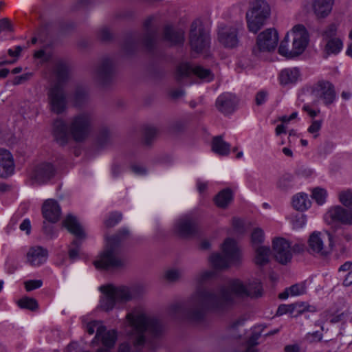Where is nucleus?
Masks as SVG:
<instances>
[{
  "mask_svg": "<svg viewBox=\"0 0 352 352\" xmlns=\"http://www.w3.org/2000/svg\"><path fill=\"white\" fill-rule=\"evenodd\" d=\"M226 292H223L221 296H218L203 288H198L184 303H172L166 311L173 318L199 324L206 320L209 309H219L230 300Z\"/></svg>",
  "mask_w": 352,
  "mask_h": 352,
  "instance_id": "obj_1",
  "label": "nucleus"
},
{
  "mask_svg": "<svg viewBox=\"0 0 352 352\" xmlns=\"http://www.w3.org/2000/svg\"><path fill=\"white\" fill-rule=\"evenodd\" d=\"M164 325L151 316L141 307L132 309L125 316L124 332L136 348L142 347L150 338L161 336Z\"/></svg>",
  "mask_w": 352,
  "mask_h": 352,
  "instance_id": "obj_2",
  "label": "nucleus"
},
{
  "mask_svg": "<svg viewBox=\"0 0 352 352\" xmlns=\"http://www.w3.org/2000/svg\"><path fill=\"white\" fill-rule=\"evenodd\" d=\"M214 276V272L210 270H207L199 274L196 278L198 288H203L211 293L214 294L218 296H221L223 292H226L228 294L230 300L225 302L223 306L219 309H210L211 311H221L225 309L227 307L236 303V298H244L246 297L258 298L262 296L263 287L261 283L258 280H254L245 285L242 281L239 279L232 280L229 283L228 287H222L218 291L210 290L206 288L204 285L209 280H212Z\"/></svg>",
  "mask_w": 352,
  "mask_h": 352,
  "instance_id": "obj_3",
  "label": "nucleus"
},
{
  "mask_svg": "<svg viewBox=\"0 0 352 352\" xmlns=\"http://www.w3.org/2000/svg\"><path fill=\"white\" fill-rule=\"evenodd\" d=\"M100 291L102 293L100 307L102 310L109 311L113 309L116 303H125L141 296L144 294L145 288L140 285L132 287L107 285L100 286Z\"/></svg>",
  "mask_w": 352,
  "mask_h": 352,
  "instance_id": "obj_4",
  "label": "nucleus"
},
{
  "mask_svg": "<svg viewBox=\"0 0 352 352\" xmlns=\"http://www.w3.org/2000/svg\"><path fill=\"white\" fill-rule=\"evenodd\" d=\"M153 16L148 17L143 23L144 33L133 32L128 34L122 44V49L126 54L133 53L140 43L148 52H152L158 38V28L152 25Z\"/></svg>",
  "mask_w": 352,
  "mask_h": 352,
  "instance_id": "obj_5",
  "label": "nucleus"
},
{
  "mask_svg": "<svg viewBox=\"0 0 352 352\" xmlns=\"http://www.w3.org/2000/svg\"><path fill=\"white\" fill-rule=\"evenodd\" d=\"M129 234L126 228L120 230L116 235L107 239V245L98 258L94 261L97 269L109 270L118 268L124 265L123 261L118 256L120 242Z\"/></svg>",
  "mask_w": 352,
  "mask_h": 352,
  "instance_id": "obj_6",
  "label": "nucleus"
},
{
  "mask_svg": "<svg viewBox=\"0 0 352 352\" xmlns=\"http://www.w3.org/2000/svg\"><path fill=\"white\" fill-rule=\"evenodd\" d=\"M222 252L212 254L209 261L216 270H225L241 262V255L234 240L228 238L222 245Z\"/></svg>",
  "mask_w": 352,
  "mask_h": 352,
  "instance_id": "obj_7",
  "label": "nucleus"
},
{
  "mask_svg": "<svg viewBox=\"0 0 352 352\" xmlns=\"http://www.w3.org/2000/svg\"><path fill=\"white\" fill-rule=\"evenodd\" d=\"M271 13L270 6L265 0H255L246 13L248 28L250 32H258L265 25Z\"/></svg>",
  "mask_w": 352,
  "mask_h": 352,
  "instance_id": "obj_8",
  "label": "nucleus"
},
{
  "mask_svg": "<svg viewBox=\"0 0 352 352\" xmlns=\"http://www.w3.org/2000/svg\"><path fill=\"white\" fill-rule=\"evenodd\" d=\"M93 122L94 116L88 111H82L73 116L69 125L73 140L77 142H83L92 129Z\"/></svg>",
  "mask_w": 352,
  "mask_h": 352,
  "instance_id": "obj_9",
  "label": "nucleus"
},
{
  "mask_svg": "<svg viewBox=\"0 0 352 352\" xmlns=\"http://www.w3.org/2000/svg\"><path fill=\"white\" fill-rule=\"evenodd\" d=\"M63 225L67 230L76 236L70 245L69 246V258L72 261H74L79 257V251L81 245V239L85 238V232L79 223L77 217L72 214H68L64 221Z\"/></svg>",
  "mask_w": 352,
  "mask_h": 352,
  "instance_id": "obj_10",
  "label": "nucleus"
},
{
  "mask_svg": "<svg viewBox=\"0 0 352 352\" xmlns=\"http://www.w3.org/2000/svg\"><path fill=\"white\" fill-rule=\"evenodd\" d=\"M210 37L209 31L204 27L199 19L193 21L191 23L189 43L192 51L200 53L209 47Z\"/></svg>",
  "mask_w": 352,
  "mask_h": 352,
  "instance_id": "obj_11",
  "label": "nucleus"
},
{
  "mask_svg": "<svg viewBox=\"0 0 352 352\" xmlns=\"http://www.w3.org/2000/svg\"><path fill=\"white\" fill-rule=\"evenodd\" d=\"M278 41L277 31L274 28H269L261 32L256 38L255 46L252 48V54L260 57L262 52L274 51Z\"/></svg>",
  "mask_w": 352,
  "mask_h": 352,
  "instance_id": "obj_12",
  "label": "nucleus"
},
{
  "mask_svg": "<svg viewBox=\"0 0 352 352\" xmlns=\"http://www.w3.org/2000/svg\"><path fill=\"white\" fill-rule=\"evenodd\" d=\"M50 111L55 114L63 113L67 107V94L63 87L58 84L51 86L47 92Z\"/></svg>",
  "mask_w": 352,
  "mask_h": 352,
  "instance_id": "obj_13",
  "label": "nucleus"
},
{
  "mask_svg": "<svg viewBox=\"0 0 352 352\" xmlns=\"http://www.w3.org/2000/svg\"><path fill=\"white\" fill-rule=\"evenodd\" d=\"M192 75H195L206 81H210L213 79V75L210 69H205L199 65L192 67L188 63H181L177 66L175 79L177 82H182L184 80L190 78Z\"/></svg>",
  "mask_w": 352,
  "mask_h": 352,
  "instance_id": "obj_14",
  "label": "nucleus"
},
{
  "mask_svg": "<svg viewBox=\"0 0 352 352\" xmlns=\"http://www.w3.org/2000/svg\"><path fill=\"white\" fill-rule=\"evenodd\" d=\"M293 36L292 47L290 53H292V58L302 54L307 48L309 38L307 30L303 25H296L292 30L291 33Z\"/></svg>",
  "mask_w": 352,
  "mask_h": 352,
  "instance_id": "obj_15",
  "label": "nucleus"
},
{
  "mask_svg": "<svg viewBox=\"0 0 352 352\" xmlns=\"http://www.w3.org/2000/svg\"><path fill=\"white\" fill-rule=\"evenodd\" d=\"M116 65L111 57H103L98 63L94 70V78L101 85L109 83L115 74Z\"/></svg>",
  "mask_w": 352,
  "mask_h": 352,
  "instance_id": "obj_16",
  "label": "nucleus"
},
{
  "mask_svg": "<svg viewBox=\"0 0 352 352\" xmlns=\"http://www.w3.org/2000/svg\"><path fill=\"white\" fill-rule=\"evenodd\" d=\"M324 220L328 224L340 223L343 225H352V210L341 206L331 207L324 214Z\"/></svg>",
  "mask_w": 352,
  "mask_h": 352,
  "instance_id": "obj_17",
  "label": "nucleus"
},
{
  "mask_svg": "<svg viewBox=\"0 0 352 352\" xmlns=\"http://www.w3.org/2000/svg\"><path fill=\"white\" fill-rule=\"evenodd\" d=\"M312 94L322 100L328 106L332 104L336 98V92L332 83L327 80L318 81L312 87Z\"/></svg>",
  "mask_w": 352,
  "mask_h": 352,
  "instance_id": "obj_18",
  "label": "nucleus"
},
{
  "mask_svg": "<svg viewBox=\"0 0 352 352\" xmlns=\"http://www.w3.org/2000/svg\"><path fill=\"white\" fill-rule=\"evenodd\" d=\"M274 258L282 265L289 263L292 258L291 243L284 238H276L272 241Z\"/></svg>",
  "mask_w": 352,
  "mask_h": 352,
  "instance_id": "obj_19",
  "label": "nucleus"
},
{
  "mask_svg": "<svg viewBox=\"0 0 352 352\" xmlns=\"http://www.w3.org/2000/svg\"><path fill=\"white\" fill-rule=\"evenodd\" d=\"M56 173V167L50 162L38 164L31 175V179L38 185L44 184L50 181Z\"/></svg>",
  "mask_w": 352,
  "mask_h": 352,
  "instance_id": "obj_20",
  "label": "nucleus"
},
{
  "mask_svg": "<svg viewBox=\"0 0 352 352\" xmlns=\"http://www.w3.org/2000/svg\"><path fill=\"white\" fill-rule=\"evenodd\" d=\"M175 230L182 236H193L198 232L197 220L190 215L184 216L175 223Z\"/></svg>",
  "mask_w": 352,
  "mask_h": 352,
  "instance_id": "obj_21",
  "label": "nucleus"
},
{
  "mask_svg": "<svg viewBox=\"0 0 352 352\" xmlns=\"http://www.w3.org/2000/svg\"><path fill=\"white\" fill-rule=\"evenodd\" d=\"M328 239L329 241V247L324 246L323 240L321 237L320 232H314L309 236V251L311 253H316L322 256H326L329 254L333 245L332 236L330 233H327Z\"/></svg>",
  "mask_w": 352,
  "mask_h": 352,
  "instance_id": "obj_22",
  "label": "nucleus"
},
{
  "mask_svg": "<svg viewBox=\"0 0 352 352\" xmlns=\"http://www.w3.org/2000/svg\"><path fill=\"white\" fill-rule=\"evenodd\" d=\"M237 104L238 100L235 95L230 93H223L217 98L215 107L219 112L228 116L236 110Z\"/></svg>",
  "mask_w": 352,
  "mask_h": 352,
  "instance_id": "obj_23",
  "label": "nucleus"
},
{
  "mask_svg": "<svg viewBox=\"0 0 352 352\" xmlns=\"http://www.w3.org/2000/svg\"><path fill=\"white\" fill-rule=\"evenodd\" d=\"M52 135L54 140L60 146H65L70 139L69 126L64 120L56 119L52 124Z\"/></svg>",
  "mask_w": 352,
  "mask_h": 352,
  "instance_id": "obj_24",
  "label": "nucleus"
},
{
  "mask_svg": "<svg viewBox=\"0 0 352 352\" xmlns=\"http://www.w3.org/2000/svg\"><path fill=\"white\" fill-rule=\"evenodd\" d=\"M219 42L226 47L234 48L239 44L238 28L234 26L220 27L218 32Z\"/></svg>",
  "mask_w": 352,
  "mask_h": 352,
  "instance_id": "obj_25",
  "label": "nucleus"
},
{
  "mask_svg": "<svg viewBox=\"0 0 352 352\" xmlns=\"http://www.w3.org/2000/svg\"><path fill=\"white\" fill-rule=\"evenodd\" d=\"M42 214L47 221L52 223H56L60 217V206L56 200L47 199L43 204Z\"/></svg>",
  "mask_w": 352,
  "mask_h": 352,
  "instance_id": "obj_26",
  "label": "nucleus"
},
{
  "mask_svg": "<svg viewBox=\"0 0 352 352\" xmlns=\"http://www.w3.org/2000/svg\"><path fill=\"white\" fill-rule=\"evenodd\" d=\"M14 172V159L10 152L0 148V177L7 178Z\"/></svg>",
  "mask_w": 352,
  "mask_h": 352,
  "instance_id": "obj_27",
  "label": "nucleus"
},
{
  "mask_svg": "<svg viewBox=\"0 0 352 352\" xmlns=\"http://www.w3.org/2000/svg\"><path fill=\"white\" fill-rule=\"evenodd\" d=\"M48 251L41 246H34L27 252V262L33 267L43 265L47 258Z\"/></svg>",
  "mask_w": 352,
  "mask_h": 352,
  "instance_id": "obj_28",
  "label": "nucleus"
},
{
  "mask_svg": "<svg viewBox=\"0 0 352 352\" xmlns=\"http://www.w3.org/2000/svg\"><path fill=\"white\" fill-rule=\"evenodd\" d=\"M163 38L171 45H180L184 41V32L182 30H175L172 26L167 25L164 29Z\"/></svg>",
  "mask_w": 352,
  "mask_h": 352,
  "instance_id": "obj_29",
  "label": "nucleus"
},
{
  "mask_svg": "<svg viewBox=\"0 0 352 352\" xmlns=\"http://www.w3.org/2000/svg\"><path fill=\"white\" fill-rule=\"evenodd\" d=\"M333 0H312V8L318 18H324L331 12Z\"/></svg>",
  "mask_w": 352,
  "mask_h": 352,
  "instance_id": "obj_30",
  "label": "nucleus"
},
{
  "mask_svg": "<svg viewBox=\"0 0 352 352\" xmlns=\"http://www.w3.org/2000/svg\"><path fill=\"white\" fill-rule=\"evenodd\" d=\"M96 338H101L104 346L111 348L116 343L117 333L115 330L107 331L105 327H99L97 330Z\"/></svg>",
  "mask_w": 352,
  "mask_h": 352,
  "instance_id": "obj_31",
  "label": "nucleus"
},
{
  "mask_svg": "<svg viewBox=\"0 0 352 352\" xmlns=\"http://www.w3.org/2000/svg\"><path fill=\"white\" fill-rule=\"evenodd\" d=\"M253 249L254 251V263L259 267L267 265L270 261V256L271 254V250L270 247L261 245Z\"/></svg>",
  "mask_w": 352,
  "mask_h": 352,
  "instance_id": "obj_32",
  "label": "nucleus"
},
{
  "mask_svg": "<svg viewBox=\"0 0 352 352\" xmlns=\"http://www.w3.org/2000/svg\"><path fill=\"white\" fill-rule=\"evenodd\" d=\"M232 190L228 188L223 189L214 197V201L216 206L223 209L226 208L232 202Z\"/></svg>",
  "mask_w": 352,
  "mask_h": 352,
  "instance_id": "obj_33",
  "label": "nucleus"
},
{
  "mask_svg": "<svg viewBox=\"0 0 352 352\" xmlns=\"http://www.w3.org/2000/svg\"><path fill=\"white\" fill-rule=\"evenodd\" d=\"M54 74L56 77L54 84H58L60 87H64V84L69 78L68 66L63 62L57 63L54 68Z\"/></svg>",
  "mask_w": 352,
  "mask_h": 352,
  "instance_id": "obj_34",
  "label": "nucleus"
},
{
  "mask_svg": "<svg viewBox=\"0 0 352 352\" xmlns=\"http://www.w3.org/2000/svg\"><path fill=\"white\" fill-rule=\"evenodd\" d=\"M300 72L298 68H287L281 71L279 79L281 85H288L296 82Z\"/></svg>",
  "mask_w": 352,
  "mask_h": 352,
  "instance_id": "obj_35",
  "label": "nucleus"
},
{
  "mask_svg": "<svg viewBox=\"0 0 352 352\" xmlns=\"http://www.w3.org/2000/svg\"><path fill=\"white\" fill-rule=\"evenodd\" d=\"M230 145L225 142L221 136H216L212 142V150L219 155H227L230 153Z\"/></svg>",
  "mask_w": 352,
  "mask_h": 352,
  "instance_id": "obj_36",
  "label": "nucleus"
},
{
  "mask_svg": "<svg viewBox=\"0 0 352 352\" xmlns=\"http://www.w3.org/2000/svg\"><path fill=\"white\" fill-rule=\"evenodd\" d=\"M245 319L242 318L232 320L226 329L227 336L234 340L241 338V334L239 332V328L243 327Z\"/></svg>",
  "mask_w": 352,
  "mask_h": 352,
  "instance_id": "obj_37",
  "label": "nucleus"
},
{
  "mask_svg": "<svg viewBox=\"0 0 352 352\" xmlns=\"http://www.w3.org/2000/svg\"><path fill=\"white\" fill-rule=\"evenodd\" d=\"M88 97V88L82 85H77L73 94V100L75 106H82L87 102Z\"/></svg>",
  "mask_w": 352,
  "mask_h": 352,
  "instance_id": "obj_38",
  "label": "nucleus"
},
{
  "mask_svg": "<svg viewBox=\"0 0 352 352\" xmlns=\"http://www.w3.org/2000/svg\"><path fill=\"white\" fill-rule=\"evenodd\" d=\"M292 206L296 210L304 211L310 207L311 201L307 194L301 192L293 197Z\"/></svg>",
  "mask_w": 352,
  "mask_h": 352,
  "instance_id": "obj_39",
  "label": "nucleus"
},
{
  "mask_svg": "<svg viewBox=\"0 0 352 352\" xmlns=\"http://www.w3.org/2000/svg\"><path fill=\"white\" fill-rule=\"evenodd\" d=\"M343 46L342 41L338 38L329 39L325 46L327 54H338Z\"/></svg>",
  "mask_w": 352,
  "mask_h": 352,
  "instance_id": "obj_40",
  "label": "nucleus"
},
{
  "mask_svg": "<svg viewBox=\"0 0 352 352\" xmlns=\"http://www.w3.org/2000/svg\"><path fill=\"white\" fill-rule=\"evenodd\" d=\"M264 232L260 228H256L253 230L251 234V244L252 248L262 245L264 242Z\"/></svg>",
  "mask_w": 352,
  "mask_h": 352,
  "instance_id": "obj_41",
  "label": "nucleus"
},
{
  "mask_svg": "<svg viewBox=\"0 0 352 352\" xmlns=\"http://www.w3.org/2000/svg\"><path fill=\"white\" fill-rule=\"evenodd\" d=\"M293 176L289 174L283 175L277 182V188L282 191H287L293 187Z\"/></svg>",
  "mask_w": 352,
  "mask_h": 352,
  "instance_id": "obj_42",
  "label": "nucleus"
},
{
  "mask_svg": "<svg viewBox=\"0 0 352 352\" xmlns=\"http://www.w3.org/2000/svg\"><path fill=\"white\" fill-rule=\"evenodd\" d=\"M338 199L344 206L352 210V189H346L340 192Z\"/></svg>",
  "mask_w": 352,
  "mask_h": 352,
  "instance_id": "obj_43",
  "label": "nucleus"
},
{
  "mask_svg": "<svg viewBox=\"0 0 352 352\" xmlns=\"http://www.w3.org/2000/svg\"><path fill=\"white\" fill-rule=\"evenodd\" d=\"M261 331H254L250 338L245 341L247 348L244 352H258L257 350L254 348V346L258 344V340L261 338Z\"/></svg>",
  "mask_w": 352,
  "mask_h": 352,
  "instance_id": "obj_44",
  "label": "nucleus"
},
{
  "mask_svg": "<svg viewBox=\"0 0 352 352\" xmlns=\"http://www.w3.org/2000/svg\"><path fill=\"white\" fill-rule=\"evenodd\" d=\"M17 303L20 308L31 311H35L38 307L37 301L34 298L29 297L22 298Z\"/></svg>",
  "mask_w": 352,
  "mask_h": 352,
  "instance_id": "obj_45",
  "label": "nucleus"
},
{
  "mask_svg": "<svg viewBox=\"0 0 352 352\" xmlns=\"http://www.w3.org/2000/svg\"><path fill=\"white\" fill-rule=\"evenodd\" d=\"M157 133V129L155 126H145L144 129V144L146 146L151 145Z\"/></svg>",
  "mask_w": 352,
  "mask_h": 352,
  "instance_id": "obj_46",
  "label": "nucleus"
},
{
  "mask_svg": "<svg viewBox=\"0 0 352 352\" xmlns=\"http://www.w3.org/2000/svg\"><path fill=\"white\" fill-rule=\"evenodd\" d=\"M327 195V190L324 188L317 187L312 190V198L318 205H322L325 202Z\"/></svg>",
  "mask_w": 352,
  "mask_h": 352,
  "instance_id": "obj_47",
  "label": "nucleus"
},
{
  "mask_svg": "<svg viewBox=\"0 0 352 352\" xmlns=\"http://www.w3.org/2000/svg\"><path fill=\"white\" fill-rule=\"evenodd\" d=\"M51 222L43 221V233L47 239H53L57 236V232Z\"/></svg>",
  "mask_w": 352,
  "mask_h": 352,
  "instance_id": "obj_48",
  "label": "nucleus"
},
{
  "mask_svg": "<svg viewBox=\"0 0 352 352\" xmlns=\"http://www.w3.org/2000/svg\"><path fill=\"white\" fill-rule=\"evenodd\" d=\"M289 41V33H287L284 39L280 42L278 48V52L282 56H284L289 58H292V53H290L291 50H289L288 47Z\"/></svg>",
  "mask_w": 352,
  "mask_h": 352,
  "instance_id": "obj_49",
  "label": "nucleus"
},
{
  "mask_svg": "<svg viewBox=\"0 0 352 352\" xmlns=\"http://www.w3.org/2000/svg\"><path fill=\"white\" fill-rule=\"evenodd\" d=\"M121 213L115 212L109 214L108 218L104 221V225L107 228H111L117 225L122 219Z\"/></svg>",
  "mask_w": 352,
  "mask_h": 352,
  "instance_id": "obj_50",
  "label": "nucleus"
},
{
  "mask_svg": "<svg viewBox=\"0 0 352 352\" xmlns=\"http://www.w3.org/2000/svg\"><path fill=\"white\" fill-rule=\"evenodd\" d=\"M110 139V132L108 128L102 127L100 131L98 136V144L103 146L106 145Z\"/></svg>",
  "mask_w": 352,
  "mask_h": 352,
  "instance_id": "obj_51",
  "label": "nucleus"
},
{
  "mask_svg": "<svg viewBox=\"0 0 352 352\" xmlns=\"http://www.w3.org/2000/svg\"><path fill=\"white\" fill-rule=\"evenodd\" d=\"M182 276V272L177 269L168 270L165 274V278L169 282H175L178 280Z\"/></svg>",
  "mask_w": 352,
  "mask_h": 352,
  "instance_id": "obj_52",
  "label": "nucleus"
},
{
  "mask_svg": "<svg viewBox=\"0 0 352 352\" xmlns=\"http://www.w3.org/2000/svg\"><path fill=\"white\" fill-rule=\"evenodd\" d=\"M294 312L292 303L289 305L281 304L278 306L276 315L280 316L285 314H293Z\"/></svg>",
  "mask_w": 352,
  "mask_h": 352,
  "instance_id": "obj_53",
  "label": "nucleus"
},
{
  "mask_svg": "<svg viewBox=\"0 0 352 352\" xmlns=\"http://www.w3.org/2000/svg\"><path fill=\"white\" fill-rule=\"evenodd\" d=\"M99 38L102 41L108 42L113 39V35L109 28L104 27L100 30Z\"/></svg>",
  "mask_w": 352,
  "mask_h": 352,
  "instance_id": "obj_54",
  "label": "nucleus"
},
{
  "mask_svg": "<svg viewBox=\"0 0 352 352\" xmlns=\"http://www.w3.org/2000/svg\"><path fill=\"white\" fill-rule=\"evenodd\" d=\"M305 286L303 284H295L288 287L292 296H298L305 292Z\"/></svg>",
  "mask_w": 352,
  "mask_h": 352,
  "instance_id": "obj_55",
  "label": "nucleus"
},
{
  "mask_svg": "<svg viewBox=\"0 0 352 352\" xmlns=\"http://www.w3.org/2000/svg\"><path fill=\"white\" fill-rule=\"evenodd\" d=\"M322 124V120H313L311 124L308 128V132L314 134V137L318 136V132L320 130Z\"/></svg>",
  "mask_w": 352,
  "mask_h": 352,
  "instance_id": "obj_56",
  "label": "nucleus"
},
{
  "mask_svg": "<svg viewBox=\"0 0 352 352\" xmlns=\"http://www.w3.org/2000/svg\"><path fill=\"white\" fill-rule=\"evenodd\" d=\"M41 280H30L25 283V287L28 292L40 288L42 286Z\"/></svg>",
  "mask_w": 352,
  "mask_h": 352,
  "instance_id": "obj_57",
  "label": "nucleus"
},
{
  "mask_svg": "<svg viewBox=\"0 0 352 352\" xmlns=\"http://www.w3.org/2000/svg\"><path fill=\"white\" fill-rule=\"evenodd\" d=\"M337 26L335 24H331L327 27L323 33V36L327 38H332L336 34Z\"/></svg>",
  "mask_w": 352,
  "mask_h": 352,
  "instance_id": "obj_58",
  "label": "nucleus"
},
{
  "mask_svg": "<svg viewBox=\"0 0 352 352\" xmlns=\"http://www.w3.org/2000/svg\"><path fill=\"white\" fill-rule=\"evenodd\" d=\"M232 226L234 228V230L240 233V234H242L244 232V225H243V221L240 219H238V218H234L232 219Z\"/></svg>",
  "mask_w": 352,
  "mask_h": 352,
  "instance_id": "obj_59",
  "label": "nucleus"
},
{
  "mask_svg": "<svg viewBox=\"0 0 352 352\" xmlns=\"http://www.w3.org/2000/svg\"><path fill=\"white\" fill-rule=\"evenodd\" d=\"M99 327H104L99 321H92L87 324V331L89 334L92 335L95 330H98Z\"/></svg>",
  "mask_w": 352,
  "mask_h": 352,
  "instance_id": "obj_60",
  "label": "nucleus"
},
{
  "mask_svg": "<svg viewBox=\"0 0 352 352\" xmlns=\"http://www.w3.org/2000/svg\"><path fill=\"white\" fill-rule=\"evenodd\" d=\"M267 96V91L263 90L258 91L255 98L256 104L258 106L263 104L265 102Z\"/></svg>",
  "mask_w": 352,
  "mask_h": 352,
  "instance_id": "obj_61",
  "label": "nucleus"
},
{
  "mask_svg": "<svg viewBox=\"0 0 352 352\" xmlns=\"http://www.w3.org/2000/svg\"><path fill=\"white\" fill-rule=\"evenodd\" d=\"M294 306V311L296 312V314L294 316H297L299 314H302L305 311V309L307 305L305 302H295L292 303Z\"/></svg>",
  "mask_w": 352,
  "mask_h": 352,
  "instance_id": "obj_62",
  "label": "nucleus"
},
{
  "mask_svg": "<svg viewBox=\"0 0 352 352\" xmlns=\"http://www.w3.org/2000/svg\"><path fill=\"white\" fill-rule=\"evenodd\" d=\"M31 76H32L31 74L27 73V74H22L19 76H16L13 80V85H17L21 84L23 82L28 80L30 78Z\"/></svg>",
  "mask_w": 352,
  "mask_h": 352,
  "instance_id": "obj_63",
  "label": "nucleus"
},
{
  "mask_svg": "<svg viewBox=\"0 0 352 352\" xmlns=\"http://www.w3.org/2000/svg\"><path fill=\"white\" fill-rule=\"evenodd\" d=\"M131 169L135 174L139 175H145L146 173L145 168L139 164L131 165Z\"/></svg>",
  "mask_w": 352,
  "mask_h": 352,
  "instance_id": "obj_64",
  "label": "nucleus"
}]
</instances>
